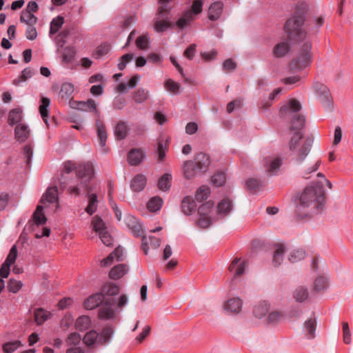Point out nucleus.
<instances>
[{
	"label": "nucleus",
	"mask_w": 353,
	"mask_h": 353,
	"mask_svg": "<svg viewBox=\"0 0 353 353\" xmlns=\"http://www.w3.org/2000/svg\"><path fill=\"white\" fill-rule=\"evenodd\" d=\"M301 108L300 102L296 99L289 101L286 104L283 105L280 110L281 115H284L288 112H298Z\"/></svg>",
	"instance_id": "obj_23"
},
{
	"label": "nucleus",
	"mask_w": 353,
	"mask_h": 353,
	"mask_svg": "<svg viewBox=\"0 0 353 353\" xmlns=\"http://www.w3.org/2000/svg\"><path fill=\"white\" fill-rule=\"evenodd\" d=\"M50 104V100L46 97H42L41 99V104L39 105V113L43 121L46 124L48 125V116H49V110L48 108Z\"/></svg>",
	"instance_id": "obj_29"
},
{
	"label": "nucleus",
	"mask_w": 353,
	"mask_h": 353,
	"mask_svg": "<svg viewBox=\"0 0 353 353\" xmlns=\"http://www.w3.org/2000/svg\"><path fill=\"white\" fill-rule=\"evenodd\" d=\"M181 208L183 213L189 216L195 211L196 205L192 197L187 196L183 199L181 203Z\"/></svg>",
	"instance_id": "obj_15"
},
{
	"label": "nucleus",
	"mask_w": 353,
	"mask_h": 353,
	"mask_svg": "<svg viewBox=\"0 0 353 353\" xmlns=\"http://www.w3.org/2000/svg\"><path fill=\"white\" fill-rule=\"evenodd\" d=\"M51 314L40 307L34 311V320L38 325H42L46 321L50 319Z\"/></svg>",
	"instance_id": "obj_35"
},
{
	"label": "nucleus",
	"mask_w": 353,
	"mask_h": 353,
	"mask_svg": "<svg viewBox=\"0 0 353 353\" xmlns=\"http://www.w3.org/2000/svg\"><path fill=\"white\" fill-rule=\"evenodd\" d=\"M171 0H159V13L163 16H167L168 12L171 10L172 6H170Z\"/></svg>",
	"instance_id": "obj_57"
},
{
	"label": "nucleus",
	"mask_w": 353,
	"mask_h": 353,
	"mask_svg": "<svg viewBox=\"0 0 353 353\" xmlns=\"http://www.w3.org/2000/svg\"><path fill=\"white\" fill-rule=\"evenodd\" d=\"M23 286L21 281L10 279L8 283V289L10 292L17 293Z\"/></svg>",
	"instance_id": "obj_64"
},
{
	"label": "nucleus",
	"mask_w": 353,
	"mask_h": 353,
	"mask_svg": "<svg viewBox=\"0 0 353 353\" xmlns=\"http://www.w3.org/2000/svg\"><path fill=\"white\" fill-rule=\"evenodd\" d=\"M34 74V72L30 68H25L21 73V74L15 79L13 80V84L15 85H19L21 83L25 82L30 78H31Z\"/></svg>",
	"instance_id": "obj_36"
},
{
	"label": "nucleus",
	"mask_w": 353,
	"mask_h": 353,
	"mask_svg": "<svg viewBox=\"0 0 353 353\" xmlns=\"http://www.w3.org/2000/svg\"><path fill=\"white\" fill-rule=\"evenodd\" d=\"M125 257L123 249L119 246L105 259L101 260V265L104 267L110 265L114 259H116L117 261H122L124 260Z\"/></svg>",
	"instance_id": "obj_6"
},
{
	"label": "nucleus",
	"mask_w": 353,
	"mask_h": 353,
	"mask_svg": "<svg viewBox=\"0 0 353 353\" xmlns=\"http://www.w3.org/2000/svg\"><path fill=\"white\" fill-rule=\"evenodd\" d=\"M77 176L81 179L80 184L84 188L90 186V181L94 173L93 165L90 163H83L79 164L77 169Z\"/></svg>",
	"instance_id": "obj_5"
},
{
	"label": "nucleus",
	"mask_w": 353,
	"mask_h": 353,
	"mask_svg": "<svg viewBox=\"0 0 353 353\" xmlns=\"http://www.w3.org/2000/svg\"><path fill=\"white\" fill-rule=\"evenodd\" d=\"M97 136L99 140V145L103 149V152L107 153L108 148L105 147V143L107 140V132L104 123L99 120L96 121Z\"/></svg>",
	"instance_id": "obj_12"
},
{
	"label": "nucleus",
	"mask_w": 353,
	"mask_h": 353,
	"mask_svg": "<svg viewBox=\"0 0 353 353\" xmlns=\"http://www.w3.org/2000/svg\"><path fill=\"white\" fill-rule=\"evenodd\" d=\"M223 3L221 1H216L211 4L208 11V18L211 21L217 20L223 11Z\"/></svg>",
	"instance_id": "obj_22"
},
{
	"label": "nucleus",
	"mask_w": 353,
	"mask_h": 353,
	"mask_svg": "<svg viewBox=\"0 0 353 353\" xmlns=\"http://www.w3.org/2000/svg\"><path fill=\"white\" fill-rule=\"evenodd\" d=\"M146 177L143 174H137L131 181L130 187L131 189L134 192H141L142 191L146 184Z\"/></svg>",
	"instance_id": "obj_21"
},
{
	"label": "nucleus",
	"mask_w": 353,
	"mask_h": 353,
	"mask_svg": "<svg viewBox=\"0 0 353 353\" xmlns=\"http://www.w3.org/2000/svg\"><path fill=\"white\" fill-rule=\"evenodd\" d=\"M281 159L278 157H266L265 159V164L267 166V171L272 174H276L280 169L281 165Z\"/></svg>",
	"instance_id": "obj_17"
},
{
	"label": "nucleus",
	"mask_w": 353,
	"mask_h": 353,
	"mask_svg": "<svg viewBox=\"0 0 353 353\" xmlns=\"http://www.w3.org/2000/svg\"><path fill=\"white\" fill-rule=\"evenodd\" d=\"M195 163L196 169L200 172V173H205L208 171L210 160L208 155L203 152L199 153L194 158V161H192Z\"/></svg>",
	"instance_id": "obj_7"
},
{
	"label": "nucleus",
	"mask_w": 353,
	"mask_h": 353,
	"mask_svg": "<svg viewBox=\"0 0 353 353\" xmlns=\"http://www.w3.org/2000/svg\"><path fill=\"white\" fill-rule=\"evenodd\" d=\"M144 157L143 153L139 149H132L128 154V161L131 165H139Z\"/></svg>",
	"instance_id": "obj_26"
},
{
	"label": "nucleus",
	"mask_w": 353,
	"mask_h": 353,
	"mask_svg": "<svg viewBox=\"0 0 353 353\" xmlns=\"http://www.w3.org/2000/svg\"><path fill=\"white\" fill-rule=\"evenodd\" d=\"M324 201L323 184L318 181L305 188L296 207V214L301 219L312 217L323 210Z\"/></svg>",
	"instance_id": "obj_2"
},
{
	"label": "nucleus",
	"mask_w": 353,
	"mask_h": 353,
	"mask_svg": "<svg viewBox=\"0 0 353 353\" xmlns=\"http://www.w3.org/2000/svg\"><path fill=\"white\" fill-rule=\"evenodd\" d=\"M172 175L166 173L163 174L158 181V188L162 191H168L171 186Z\"/></svg>",
	"instance_id": "obj_39"
},
{
	"label": "nucleus",
	"mask_w": 353,
	"mask_h": 353,
	"mask_svg": "<svg viewBox=\"0 0 353 353\" xmlns=\"http://www.w3.org/2000/svg\"><path fill=\"white\" fill-rule=\"evenodd\" d=\"M136 46L142 50H146L150 46V36L148 33L139 36L135 41Z\"/></svg>",
	"instance_id": "obj_40"
},
{
	"label": "nucleus",
	"mask_w": 353,
	"mask_h": 353,
	"mask_svg": "<svg viewBox=\"0 0 353 353\" xmlns=\"http://www.w3.org/2000/svg\"><path fill=\"white\" fill-rule=\"evenodd\" d=\"M104 301L103 293H97L88 297L84 301V307L87 310H93Z\"/></svg>",
	"instance_id": "obj_14"
},
{
	"label": "nucleus",
	"mask_w": 353,
	"mask_h": 353,
	"mask_svg": "<svg viewBox=\"0 0 353 353\" xmlns=\"http://www.w3.org/2000/svg\"><path fill=\"white\" fill-rule=\"evenodd\" d=\"M199 173H200V172L196 169L195 163H194L192 161H186L184 162L183 174L186 179H191Z\"/></svg>",
	"instance_id": "obj_27"
},
{
	"label": "nucleus",
	"mask_w": 353,
	"mask_h": 353,
	"mask_svg": "<svg viewBox=\"0 0 353 353\" xmlns=\"http://www.w3.org/2000/svg\"><path fill=\"white\" fill-rule=\"evenodd\" d=\"M128 271V268L127 265L121 263L115 265L112 270L110 271L109 276L112 279L117 280L121 279L124 274L127 273Z\"/></svg>",
	"instance_id": "obj_25"
},
{
	"label": "nucleus",
	"mask_w": 353,
	"mask_h": 353,
	"mask_svg": "<svg viewBox=\"0 0 353 353\" xmlns=\"http://www.w3.org/2000/svg\"><path fill=\"white\" fill-rule=\"evenodd\" d=\"M110 50V44H108L107 43L101 44L100 46H99L97 48V49L95 50V52H94L95 58L99 59L102 57L105 56L106 54H108V53L109 52Z\"/></svg>",
	"instance_id": "obj_58"
},
{
	"label": "nucleus",
	"mask_w": 353,
	"mask_h": 353,
	"mask_svg": "<svg viewBox=\"0 0 353 353\" xmlns=\"http://www.w3.org/2000/svg\"><path fill=\"white\" fill-rule=\"evenodd\" d=\"M290 50V46L287 41L281 42L276 44L273 50V54L275 57H283L287 54Z\"/></svg>",
	"instance_id": "obj_31"
},
{
	"label": "nucleus",
	"mask_w": 353,
	"mask_h": 353,
	"mask_svg": "<svg viewBox=\"0 0 353 353\" xmlns=\"http://www.w3.org/2000/svg\"><path fill=\"white\" fill-rule=\"evenodd\" d=\"M313 144L310 137L304 138L299 132H294L288 143L289 150L294 156V159L299 163H303L310 153Z\"/></svg>",
	"instance_id": "obj_3"
},
{
	"label": "nucleus",
	"mask_w": 353,
	"mask_h": 353,
	"mask_svg": "<svg viewBox=\"0 0 353 353\" xmlns=\"http://www.w3.org/2000/svg\"><path fill=\"white\" fill-rule=\"evenodd\" d=\"M309 296L307 288L299 286L294 291L293 296L296 301L302 303L305 301Z\"/></svg>",
	"instance_id": "obj_37"
},
{
	"label": "nucleus",
	"mask_w": 353,
	"mask_h": 353,
	"mask_svg": "<svg viewBox=\"0 0 353 353\" xmlns=\"http://www.w3.org/2000/svg\"><path fill=\"white\" fill-rule=\"evenodd\" d=\"M22 345L19 340L5 343L2 345V350L4 353H12Z\"/></svg>",
	"instance_id": "obj_47"
},
{
	"label": "nucleus",
	"mask_w": 353,
	"mask_h": 353,
	"mask_svg": "<svg viewBox=\"0 0 353 353\" xmlns=\"http://www.w3.org/2000/svg\"><path fill=\"white\" fill-rule=\"evenodd\" d=\"M87 194V196L88 199V204L85 208V212L90 214H93L97 209V196L95 193L92 192V189L90 186H87V188H85Z\"/></svg>",
	"instance_id": "obj_10"
},
{
	"label": "nucleus",
	"mask_w": 353,
	"mask_h": 353,
	"mask_svg": "<svg viewBox=\"0 0 353 353\" xmlns=\"http://www.w3.org/2000/svg\"><path fill=\"white\" fill-rule=\"evenodd\" d=\"M306 14L307 9L305 6H297L293 16L285 22L284 26V30L289 39L301 44L297 56L290 63V68L298 71L304 70L312 62V41L303 28Z\"/></svg>",
	"instance_id": "obj_1"
},
{
	"label": "nucleus",
	"mask_w": 353,
	"mask_h": 353,
	"mask_svg": "<svg viewBox=\"0 0 353 353\" xmlns=\"http://www.w3.org/2000/svg\"><path fill=\"white\" fill-rule=\"evenodd\" d=\"M163 205V199L159 196H154L147 203L148 209L151 212L159 211Z\"/></svg>",
	"instance_id": "obj_44"
},
{
	"label": "nucleus",
	"mask_w": 353,
	"mask_h": 353,
	"mask_svg": "<svg viewBox=\"0 0 353 353\" xmlns=\"http://www.w3.org/2000/svg\"><path fill=\"white\" fill-rule=\"evenodd\" d=\"M74 88L72 83H64L62 84L61 90H60V95L61 98L63 99H69L73 92H74Z\"/></svg>",
	"instance_id": "obj_49"
},
{
	"label": "nucleus",
	"mask_w": 353,
	"mask_h": 353,
	"mask_svg": "<svg viewBox=\"0 0 353 353\" xmlns=\"http://www.w3.org/2000/svg\"><path fill=\"white\" fill-rule=\"evenodd\" d=\"M33 221L37 225H43L46 222V218L43 213V207L38 205L33 213Z\"/></svg>",
	"instance_id": "obj_42"
},
{
	"label": "nucleus",
	"mask_w": 353,
	"mask_h": 353,
	"mask_svg": "<svg viewBox=\"0 0 353 353\" xmlns=\"http://www.w3.org/2000/svg\"><path fill=\"white\" fill-rule=\"evenodd\" d=\"M22 154L27 165H30L33 154V145L31 143H27L23 148Z\"/></svg>",
	"instance_id": "obj_55"
},
{
	"label": "nucleus",
	"mask_w": 353,
	"mask_h": 353,
	"mask_svg": "<svg viewBox=\"0 0 353 353\" xmlns=\"http://www.w3.org/2000/svg\"><path fill=\"white\" fill-rule=\"evenodd\" d=\"M125 223L128 228L135 236H141L142 249L145 254H148L149 247L148 237L143 235L141 223L135 216L128 214L125 217Z\"/></svg>",
	"instance_id": "obj_4"
},
{
	"label": "nucleus",
	"mask_w": 353,
	"mask_h": 353,
	"mask_svg": "<svg viewBox=\"0 0 353 353\" xmlns=\"http://www.w3.org/2000/svg\"><path fill=\"white\" fill-rule=\"evenodd\" d=\"M22 110L20 108L13 109L10 110L8 114V123L11 126L14 125H17L19 123H22Z\"/></svg>",
	"instance_id": "obj_32"
},
{
	"label": "nucleus",
	"mask_w": 353,
	"mask_h": 353,
	"mask_svg": "<svg viewBox=\"0 0 353 353\" xmlns=\"http://www.w3.org/2000/svg\"><path fill=\"white\" fill-rule=\"evenodd\" d=\"M213 207L214 203L208 201L199 207L198 214L199 216H210V213L211 212Z\"/></svg>",
	"instance_id": "obj_56"
},
{
	"label": "nucleus",
	"mask_w": 353,
	"mask_h": 353,
	"mask_svg": "<svg viewBox=\"0 0 353 353\" xmlns=\"http://www.w3.org/2000/svg\"><path fill=\"white\" fill-rule=\"evenodd\" d=\"M170 11L168 12L167 16L163 17L160 13L159 8L157 9V15L158 19L154 22V30L157 32H163L168 30V28L170 27L171 23L170 21Z\"/></svg>",
	"instance_id": "obj_9"
},
{
	"label": "nucleus",
	"mask_w": 353,
	"mask_h": 353,
	"mask_svg": "<svg viewBox=\"0 0 353 353\" xmlns=\"http://www.w3.org/2000/svg\"><path fill=\"white\" fill-rule=\"evenodd\" d=\"M328 285L327 279L324 276L317 277L314 283V290L316 292H321L326 289Z\"/></svg>",
	"instance_id": "obj_50"
},
{
	"label": "nucleus",
	"mask_w": 353,
	"mask_h": 353,
	"mask_svg": "<svg viewBox=\"0 0 353 353\" xmlns=\"http://www.w3.org/2000/svg\"><path fill=\"white\" fill-rule=\"evenodd\" d=\"M284 254V246L281 244L276 245L272 257V264L274 266L277 267L281 264L283 261Z\"/></svg>",
	"instance_id": "obj_30"
},
{
	"label": "nucleus",
	"mask_w": 353,
	"mask_h": 353,
	"mask_svg": "<svg viewBox=\"0 0 353 353\" xmlns=\"http://www.w3.org/2000/svg\"><path fill=\"white\" fill-rule=\"evenodd\" d=\"M63 17L59 15L57 17L54 18L50 22L49 35L51 36L58 32L59 29L63 26Z\"/></svg>",
	"instance_id": "obj_38"
},
{
	"label": "nucleus",
	"mask_w": 353,
	"mask_h": 353,
	"mask_svg": "<svg viewBox=\"0 0 353 353\" xmlns=\"http://www.w3.org/2000/svg\"><path fill=\"white\" fill-rule=\"evenodd\" d=\"M92 224L94 230L95 232H97L98 234L99 233L100 231H103L105 230V224H104L103 220L98 216H95L93 218Z\"/></svg>",
	"instance_id": "obj_62"
},
{
	"label": "nucleus",
	"mask_w": 353,
	"mask_h": 353,
	"mask_svg": "<svg viewBox=\"0 0 353 353\" xmlns=\"http://www.w3.org/2000/svg\"><path fill=\"white\" fill-rule=\"evenodd\" d=\"M226 180V176L224 172H219L214 174L211 179L212 183L217 187L222 186Z\"/></svg>",
	"instance_id": "obj_61"
},
{
	"label": "nucleus",
	"mask_w": 353,
	"mask_h": 353,
	"mask_svg": "<svg viewBox=\"0 0 353 353\" xmlns=\"http://www.w3.org/2000/svg\"><path fill=\"white\" fill-rule=\"evenodd\" d=\"M20 21L26 23L28 26L35 25L37 22V17L33 13L29 12V10H22Z\"/></svg>",
	"instance_id": "obj_41"
},
{
	"label": "nucleus",
	"mask_w": 353,
	"mask_h": 353,
	"mask_svg": "<svg viewBox=\"0 0 353 353\" xmlns=\"http://www.w3.org/2000/svg\"><path fill=\"white\" fill-rule=\"evenodd\" d=\"M30 136V130L25 123H19L14 128V137L17 141L25 142Z\"/></svg>",
	"instance_id": "obj_11"
},
{
	"label": "nucleus",
	"mask_w": 353,
	"mask_h": 353,
	"mask_svg": "<svg viewBox=\"0 0 353 353\" xmlns=\"http://www.w3.org/2000/svg\"><path fill=\"white\" fill-rule=\"evenodd\" d=\"M58 201V189L56 186L48 188L41 197L40 201L43 203L47 201L50 203H57Z\"/></svg>",
	"instance_id": "obj_24"
},
{
	"label": "nucleus",
	"mask_w": 353,
	"mask_h": 353,
	"mask_svg": "<svg viewBox=\"0 0 353 353\" xmlns=\"http://www.w3.org/2000/svg\"><path fill=\"white\" fill-rule=\"evenodd\" d=\"M219 214L225 216L232 210V203L228 198L223 199L217 206Z\"/></svg>",
	"instance_id": "obj_34"
},
{
	"label": "nucleus",
	"mask_w": 353,
	"mask_h": 353,
	"mask_svg": "<svg viewBox=\"0 0 353 353\" xmlns=\"http://www.w3.org/2000/svg\"><path fill=\"white\" fill-rule=\"evenodd\" d=\"M165 88L170 92L177 94L180 92L181 85L171 79L164 83Z\"/></svg>",
	"instance_id": "obj_52"
},
{
	"label": "nucleus",
	"mask_w": 353,
	"mask_h": 353,
	"mask_svg": "<svg viewBox=\"0 0 353 353\" xmlns=\"http://www.w3.org/2000/svg\"><path fill=\"white\" fill-rule=\"evenodd\" d=\"M242 307V301L239 298H232L229 299L224 305V309L230 313H239Z\"/></svg>",
	"instance_id": "obj_19"
},
{
	"label": "nucleus",
	"mask_w": 353,
	"mask_h": 353,
	"mask_svg": "<svg viewBox=\"0 0 353 353\" xmlns=\"http://www.w3.org/2000/svg\"><path fill=\"white\" fill-rule=\"evenodd\" d=\"M115 300L114 298L106 300L105 305L100 307L99 310V316L102 319H110L114 315L112 306L114 305Z\"/></svg>",
	"instance_id": "obj_8"
},
{
	"label": "nucleus",
	"mask_w": 353,
	"mask_h": 353,
	"mask_svg": "<svg viewBox=\"0 0 353 353\" xmlns=\"http://www.w3.org/2000/svg\"><path fill=\"white\" fill-rule=\"evenodd\" d=\"M305 118L303 116L296 114L292 117L290 130L293 132H299L303 136V128L305 126Z\"/></svg>",
	"instance_id": "obj_13"
},
{
	"label": "nucleus",
	"mask_w": 353,
	"mask_h": 353,
	"mask_svg": "<svg viewBox=\"0 0 353 353\" xmlns=\"http://www.w3.org/2000/svg\"><path fill=\"white\" fill-rule=\"evenodd\" d=\"M269 310L270 304L267 301H264L255 305L253 310V314L256 318L261 319L265 316Z\"/></svg>",
	"instance_id": "obj_33"
},
{
	"label": "nucleus",
	"mask_w": 353,
	"mask_h": 353,
	"mask_svg": "<svg viewBox=\"0 0 353 353\" xmlns=\"http://www.w3.org/2000/svg\"><path fill=\"white\" fill-rule=\"evenodd\" d=\"M192 21V14L191 12H185L179 20L176 21V26L179 28H184L190 24Z\"/></svg>",
	"instance_id": "obj_51"
},
{
	"label": "nucleus",
	"mask_w": 353,
	"mask_h": 353,
	"mask_svg": "<svg viewBox=\"0 0 353 353\" xmlns=\"http://www.w3.org/2000/svg\"><path fill=\"white\" fill-rule=\"evenodd\" d=\"M90 323L91 321L89 316H81L77 319L75 322V326L78 330L83 331L90 327Z\"/></svg>",
	"instance_id": "obj_46"
},
{
	"label": "nucleus",
	"mask_w": 353,
	"mask_h": 353,
	"mask_svg": "<svg viewBox=\"0 0 353 353\" xmlns=\"http://www.w3.org/2000/svg\"><path fill=\"white\" fill-rule=\"evenodd\" d=\"M318 99L322 103L325 109L331 110L332 108V97L330 90H327V94H321L317 96Z\"/></svg>",
	"instance_id": "obj_45"
},
{
	"label": "nucleus",
	"mask_w": 353,
	"mask_h": 353,
	"mask_svg": "<svg viewBox=\"0 0 353 353\" xmlns=\"http://www.w3.org/2000/svg\"><path fill=\"white\" fill-rule=\"evenodd\" d=\"M76 103V106H73V108L85 112H93L97 114H99L98 110L97 108V105L95 101L93 99H88L87 101H78L74 102Z\"/></svg>",
	"instance_id": "obj_18"
},
{
	"label": "nucleus",
	"mask_w": 353,
	"mask_h": 353,
	"mask_svg": "<svg viewBox=\"0 0 353 353\" xmlns=\"http://www.w3.org/2000/svg\"><path fill=\"white\" fill-rule=\"evenodd\" d=\"M149 97V91L144 88H140L133 94V99L137 103H142L148 99Z\"/></svg>",
	"instance_id": "obj_43"
},
{
	"label": "nucleus",
	"mask_w": 353,
	"mask_h": 353,
	"mask_svg": "<svg viewBox=\"0 0 353 353\" xmlns=\"http://www.w3.org/2000/svg\"><path fill=\"white\" fill-rule=\"evenodd\" d=\"M116 138L119 140H123L128 134V127L127 123L120 121L116 125L114 131Z\"/></svg>",
	"instance_id": "obj_28"
},
{
	"label": "nucleus",
	"mask_w": 353,
	"mask_h": 353,
	"mask_svg": "<svg viewBox=\"0 0 353 353\" xmlns=\"http://www.w3.org/2000/svg\"><path fill=\"white\" fill-rule=\"evenodd\" d=\"M74 55L75 51L73 48L68 46L63 50L62 54L63 61L65 63H71L74 59Z\"/></svg>",
	"instance_id": "obj_60"
},
{
	"label": "nucleus",
	"mask_w": 353,
	"mask_h": 353,
	"mask_svg": "<svg viewBox=\"0 0 353 353\" xmlns=\"http://www.w3.org/2000/svg\"><path fill=\"white\" fill-rule=\"evenodd\" d=\"M246 265L245 261H241L240 259L236 258L232 261L229 270L231 272H234V277L236 278L245 272Z\"/></svg>",
	"instance_id": "obj_16"
},
{
	"label": "nucleus",
	"mask_w": 353,
	"mask_h": 353,
	"mask_svg": "<svg viewBox=\"0 0 353 353\" xmlns=\"http://www.w3.org/2000/svg\"><path fill=\"white\" fill-rule=\"evenodd\" d=\"M103 292L108 296H114L119 292V288L114 283L109 284L103 288Z\"/></svg>",
	"instance_id": "obj_63"
},
{
	"label": "nucleus",
	"mask_w": 353,
	"mask_h": 353,
	"mask_svg": "<svg viewBox=\"0 0 353 353\" xmlns=\"http://www.w3.org/2000/svg\"><path fill=\"white\" fill-rule=\"evenodd\" d=\"M210 194V190L208 186L202 185L196 191L195 199L197 201L201 202L206 200Z\"/></svg>",
	"instance_id": "obj_48"
},
{
	"label": "nucleus",
	"mask_w": 353,
	"mask_h": 353,
	"mask_svg": "<svg viewBox=\"0 0 353 353\" xmlns=\"http://www.w3.org/2000/svg\"><path fill=\"white\" fill-rule=\"evenodd\" d=\"M98 336L99 334L95 330H91L84 336L83 342L86 345L90 346L96 342Z\"/></svg>",
	"instance_id": "obj_59"
},
{
	"label": "nucleus",
	"mask_w": 353,
	"mask_h": 353,
	"mask_svg": "<svg viewBox=\"0 0 353 353\" xmlns=\"http://www.w3.org/2000/svg\"><path fill=\"white\" fill-rule=\"evenodd\" d=\"M305 256V252L302 249H297L290 252L288 259L291 263H296L303 259Z\"/></svg>",
	"instance_id": "obj_54"
},
{
	"label": "nucleus",
	"mask_w": 353,
	"mask_h": 353,
	"mask_svg": "<svg viewBox=\"0 0 353 353\" xmlns=\"http://www.w3.org/2000/svg\"><path fill=\"white\" fill-rule=\"evenodd\" d=\"M316 328V321L315 318H310L305 321L303 325V332L308 339H312L315 337Z\"/></svg>",
	"instance_id": "obj_20"
},
{
	"label": "nucleus",
	"mask_w": 353,
	"mask_h": 353,
	"mask_svg": "<svg viewBox=\"0 0 353 353\" xmlns=\"http://www.w3.org/2000/svg\"><path fill=\"white\" fill-rule=\"evenodd\" d=\"M246 186L252 192H256L261 190L263 183L260 180L252 178L246 181Z\"/></svg>",
	"instance_id": "obj_53"
}]
</instances>
